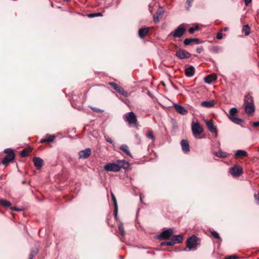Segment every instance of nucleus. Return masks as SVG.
Here are the masks:
<instances>
[{"mask_svg":"<svg viewBox=\"0 0 259 259\" xmlns=\"http://www.w3.org/2000/svg\"><path fill=\"white\" fill-rule=\"evenodd\" d=\"M129 167L128 162L125 160H117L116 162L108 163L105 165L104 168L107 171L118 172L121 168L127 169Z\"/></svg>","mask_w":259,"mask_h":259,"instance_id":"f257e3e1","label":"nucleus"},{"mask_svg":"<svg viewBox=\"0 0 259 259\" xmlns=\"http://www.w3.org/2000/svg\"><path fill=\"white\" fill-rule=\"evenodd\" d=\"M243 106L244 108V112L247 115H251L254 112L255 106L253 98L250 94H247L245 96Z\"/></svg>","mask_w":259,"mask_h":259,"instance_id":"f03ea898","label":"nucleus"},{"mask_svg":"<svg viewBox=\"0 0 259 259\" xmlns=\"http://www.w3.org/2000/svg\"><path fill=\"white\" fill-rule=\"evenodd\" d=\"M123 118L129 124H133L135 127H137L138 125V121L136 115L133 111L124 114L123 116Z\"/></svg>","mask_w":259,"mask_h":259,"instance_id":"7ed1b4c3","label":"nucleus"},{"mask_svg":"<svg viewBox=\"0 0 259 259\" xmlns=\"http://www.w3.org/2000/svg\"><path fill=\"white\" fill-rule=\"evenodd\" d=\"M4 152L7 154L1 163L4 165H7L15 158V155L11 148H7L4 150Z\"/></svg>","mask_w":259,"mask_h":259,"instance_id":"20e7f679","label":"nucleus"},{"mask_svg":"<svg viewBox=\"0 0 259 259\" xmlns=\"http://www.w3.org/2000/svg\"><path fill=\"white\" fill-rule=\"evenodd\" d=\"M191 130L193 135L196 139H201L203 138L200 134L203 132V129L198 122L192 123Z\"/></svg>","mask_w":259,"mask_h":259,"instance_id":"39448f33","label":"nucleus"},{"mask_svg":"<svg viewBox=\"0 0 259 259\" xmlns=\"http://www.w3.org/2000/svg\"><path fill=\"white\" fill-rule=\"evenodd\" d=\"M198 240V238L195 235H192L187 239V247L189 249V250L196 249V246L199 244Z\"/></svg>","mask_w":259,"mask_h":259,"instance_id":"423d86ee","label":"nucleus"},{"mask_svg":"<svg viewBox=\"0 0 259 259\" xmlns=\"http://www.w3.org/2000/svg\"><path fill=\"white\" fill-rule=\"evenodd\" d=\"M238 110L236 107H233L230 109L229 114L228 115L229 118L234 123L239 124L243 122V119L239 117H235Z\"/></svg>","mask_w":259,"mask_h":259,"instance_id":"0eeeda50","label":"nucleus"},{"mask_svg":"<svg viewBox=\"0 0 259 259\" xmlns=\"http://www.w3.org/2000/svg\"><path fill=\"white\" fill-rule=\"evenodd\" d=\"M174 233L173 229L169 228L162 231L160 234L157 236L159 240L168 239L170 238Z\"/></svg>","mask_w":259,"mask_h":259,"instance_id":"6e6552de","label":"nucleus"},{"mask_svg":"<svg viewBox=\"0 0 259 259\" xmlns=\"http://www.w3.org/2000/svg\"><path fill=\"white\" fill-rule=\"evenodd\" d=\"M183 26V24H181L176 28L175 31L171 32L169 35H171L174 37H181L186 32V29Z\"/></svg>","mask_w":259,"mask_h":259,"instance_id":"1a4fd4ad","label":"nucleus"},{"mask_svg":"<svg viewBox=\"0 0 259 259\" xmlns=\"http://www.w3.org/2000/svg\"><path fill=\"white\" fill-rule=\"evenodd\" d=\"M175 55L180 59H187L190 58L191 56L190 53L182 49H179L176 52Z\"/></svg>","mask_w":259,"mask_h":259,"instance_id":"9d476101","label":"nucleus"},{"mask_svg":"<svg viewBox=\"0 0 259 259\" xmlns=\"http://www.w3.org/2000/svg\"><path fill=\"white\" fill-rule=\"evenodd\" d=\"M231 174L234 177H238L242 173V168L241 166L235 165L230 169Z\"/></svg>","mask_w":259,"mask_h":259,"instance_id":"9b49d317","label":"nucleus"},{"mask_svg":"<svg viewBox=\"0 0 259 259\" xmlns=\"http://www.w3.org/2000/svg\"><path fill=\"white\" fill-rule=\"evenodd\" d=\"M208 130L212 133H215V136H217V131L216 126L214 125L212 120H206L205 121Z\"/></svg>","mask_w":259,"mask_h":259,"instance_id":"f8f14e48","label":"nucleus"},{"mask_svg":"<svg viewBox=\"0 0 259 259\" xmlns=\"http://www.w3.org/2000/svg\"><path fill=\"white\" fill-rule=\"evenodd\" d=\"M174 107L177 112L181 115H185L188 113V111L183 106L174 104Z\"/></svg>","mask_w":259,"mask_h":259,"instance_id":"ddd939ff","label":"nucleus"},{"mask_svg":"<svg viewBox=\"0 0 259 259\" xmlns=\"http://www.w3.org/2000/svg\"><path fill=\"white\" fill-rule=\"evenodd\" d=\"M91 153V150L90 148H87L85 150L79 152L78 155L79 158L86 159L88 158Z\"/></svg>","mask_w":259,"mask_h":259,"instance_id":"4468645a","label":"nucleus"},{"mask_svg":"<svg viewBox=\"0 0 259 259\" xmlns=\"http://www.w3.org/2000/svg\"><path fill=\"white\" fill-rule=\"evenodd\" d=\"M33 161L37 169H39L41 168L44 162L41 158L38 157H35L33 159Z\"/></svg>","mask_w":259,"mask_h":259,"instance_id":"2eb2a0df","label":"nucleus"},{"mask_svg":"<svg viewBox=\"0 0 259 259\" xmlns=\"http://www.w3.org/2000/svg\"><path fill=\"white\" fill-rule=\"evenodd\" d=\"M195 68L192 65H190L185 69V75L187 77H192L194 75Z\"/></svg>","mask_w":259,"mask_h":259,"instance_id":"dca6fc26","label":"nucleus"},{"mask_svg":"<svg viewBox=\"0 0 259 259\" xmlns=\"http://www.w3.org/2000/svg\"><path fill=\"white\" fill-rule=\"evenodd\" d=\"M56 138V136L53 135L47 134L45 136V138H42L40 140V143H45L47 142H52L54 141Z\"/></svg>","mask_w":259,"mask_h":259,"instance_id":"f3484780","label":"nucleus"},{"mask_svg":"<svg viewBox=\"0 0 259 259\" xmlns=\"http://www.w3.org/2000/svg\"><path fill=\"white\" fill-rule=\"evenodd\" d=\"M184 44L185 46L189 45L191 42H195L196 44H200L201 41L197 38H186L184 40Z\"/></svg>","mask_w":259,"mask_h":259,"instance_id":"a211bd4d","label":"nucleus"},{"mask_svg":"<svg viewBox=\"0 0 259 259\" xmlns=\"http://www.w3.org/2000/svg\"><path fill=\"white\" fill-rule=\"evenodd\" d=\"M181 144L184 152L187 153L190 151L189 145L187 140H182Z\"/></svg>","mask_w":259,"mask_h":259,"instance_id":"6ab92c4d","label":"nucleus"},{"mask_svg":"<svg viewBox=\"0 0 259 259\" xmlns=\"http://www.w3.org/2000/svg\"><path fill=\"white\" fill-rule=\"evenodd\" d=\"M164 14V11L162 9L158 10L155 15L154 16L153 21L155 23H157L159 21V18L161 17Z\"/></svg>","mask_w":259,"mask_h":259,"instance_id":"aec40b11","label":"nucleus"},{"mask_svg":"<svg viewBox=\"0 0 259 259\" xmlns=\"http://www.w3.org/2000/svg\"><path fill=\"white\" fill-rule=\"evenodd\" d=\"M149 30V27H145L140 29L138 31L140 37L143 38L144 37H145L148 33Z\"/></svg>","mask_w":259,"mask_h":259,"instance_id":"412c9836","label":"nucleus"},{"mask_svg":"<svg viewBox=\"0 0 259 259\" xmlns=\"http://www.w3.org/2000/svg\"><path fill=\"white\" fill-rule=\"evenodd\" d=\"M171 240L174 242V245L177 243H180L183 241V236L181 234L172 236Z\"/></svg>","mask_w":259,"mask_h":259,"instance_id":"4be33fe9","label":"nucleus"},{"mask_svg":"<svg viewBox=\"0 0 259 259\" xmlns=\"http://www.w3.org/2000/svg\"><path fill=\"white\" fill-rule=\"evenodd\" d=\"M216 79V77L215 75L214 74H210L205 77L204 81L205 82L210 84L213 81H214Z\"/></svg>","mask_w":259,"mask_h":259,"instance_id":"5701e85b","label":"nucleus"},{"mask_svg":"<svg viewBox=\"0 0 259 259\" xmlns=\"http://www.w3.org/2000/svg\"><path fill=\"white\" fill-rule=\"evenodd\" d=\"M213 154L215 155L217 157H220V158H226L228 157L229 155V154L223 152L222 150H219L218 152H213Z\"/></svg>","mask_w":259,"mask_h":259,"instance_id":"b1692460","label":"nucleus"},{"mask_svg":"<svg viewBox=\"0 0 259 259\" xmlns=\"http://www.w3.org/2000/svg\"><path fill=\"white\" fill-rule=\"evenodd\" d=\"M235 156L239 157H246L247 156V153L243 150H238L236 151Z\"/></svg>","mask_w":259,"mask_h":259,"instance_id":"393cba45","label":"nucleus"},{"mask_svg":"<svg viewBox=\"0 0 259 259\" xmlns=\"http://www.w3.org/2000/svg\"><path fill=\"white\" fill-rule=\"evenodd\" d=\"M214 100H211L210 101H203L201 102V105L203 107L206 108H210L214 106Z\"/></svg>","mask_w":259,"mask_h":259,"instance_id":"a878e982","label":"nucleus"},{"mask_svg":"<svg viewBox=\"0 0 259 259\" xmlns=\"http://www.w3.org/2000/svg\"><path fill=\"white\" fill-rule=\"evenodd\" d=\"M0 204L5 208H9L12 205L10 201L2 198L0 199Z\"/></svg>","mask_w":259,"mask_h":259,"instance_id":"bb28decb","label":"nucleus"},{"mask_svg":"<svg viewBox=\"0 0 259 259\" xmlns=\"http://www.w3.org/2000/svg\"><path fill=\"white\" fill-rule=\"evenodd\" d=\"M120 149L127 155L129 156L130 157H132L131 154L128 150V146L126 145H122L120 146Z\"/></svg>","mask_w":259,"mask_h":259,"instance_id":"cd10ccee","label":"nucleus"},{"mask_svg":"<svg viewBox=\"0 0 259 259\" xmlns=\"http://www.w3.org/2000/svg\"><path fill=\"white\" fill-rule=\"evenodd\" d=\"M118 93L121 94V95L124 96V97H127L128 95V93L125 91L123 89L120 87L119 86L118 87V88L116 90Z\"/></svg>","mask_w":259,"mask_h":259,"instance_id":"c85d7f7f","label":"nucleus"},{"mask_svg":"<svg viewBox=\"0 0 259 259\" xmlns=\"http://www.w3.org/2000/svg\"><path fill=\"white\" fill-rule=\"evenodd\" d=\"M111 197H112V200L113 201V203H114V208H115V213L116 214V212L118 211L117 202L115 195L112 193H111Z\"/></svg>","mask_w":259,"mask_h":259,"instance_id":"c756f323","label":"nucleus"},{"mask_svg":"<svg viewBox=\"0 0 259 259\" xmlns=\"http://www.w3.org/2000/svg\"><path fill=\"white\" fill-rule=\"evenodd\" d=\"M242 31L244 33L245 35L247 36L250 33V27L248 25H245L242 28Z\"/></svg>","mask_w":259,"mask_h":259,"instance_id":"7c9ffc66","label":"nucleus"},{"mask_svg":"<svg viewBox=\"0 0 259 259\" xmlns=\"http://www.w3.org/2000/svg\"><path fill=\"white\" fill-rule=\"evenodd\" d=\"M146 137L148 139L151 140L152 141L155 140V138L152 130H150L148 132V133L146 134Z\"/></svg>","mask_w":259,"mask_h":259,"instance_id":"2f4dec72","label":"nucleus"},{"mask_svg":"<svg viewBox=\"0 0 259 259\" xmlns=\"http://www.w3.org/2000/svg\"><path fill=\"white\" fill-rule=\"evenodd\" d=\"M118 229L119 232L121 233V235L122 237H124L125 235V231L123 227V225L122 223H120L118 225Z\"/></svg>","mask_w":259,"mask_h":259,"instance_id":"473e14b6","label":"nucleus"},{"mask_svg":"<svg viewBox=\"0 0 259 259\" xmlns=\"http://www.w3.org/2000/svg\"><path fill=\"white\" fill-rule=\"evenodd\" d=\"M31 151V150H27V149H24L20 153V156L22 157H26L28 155V153Z\"/></svg>","mask_w":259,"mask_h":259,"instance_id":"72a5a7b5","label":"nucleus"},{"mask_svg":"<svg viewBox=\"0 0 259 259\" xmlns=\"http://www.w3.org/2000/svg\"><path fill=\"white\" fill-rule=\"evenodd\" d=\"M104 138H105V140H106V141L107 142L109 143L112 145L114 146L115 143L114 142V141L109 136H108L106 135H104Z\"/></svg>","mask_w":259,"mask_h":259,"instance_id":"f704fd0d","label":"nucleus"},{"mask_svg":"<svg viewBox=\"0 0 259 259\" xmlns=\"http://www.w3.org/2000/svg\"><path fill=\"white\" fill-rule=\"evenodd\" d=\"M160 245L161 246H172V245H174V242H172L171 240H170V241H164V242H161L160 243Z\"/></svg>","mask_w":259,"mask_h":259,"instance_id":"c9c22d12","label":"nucleus"},{"mask_svg":"<svg viewBox=\"0 0 259 259\" xmlns=\"http://www.w3.org/2000/svg\"><path fill=\"white\" fill-rule=\"evenodd\" d=\"M102 14L101 13H90L88 15V17L90 18H94L98 16H102Z\"/></svg>","mask_w":259,"mask_h":259,"instance_id":"e433bc0d","label":"nucleus"},{"mask_svg":"<svg viewBox=\"0 0 259 259\" xmlns=\"http://www.w3.org/2000/svg\"><path fill=\"white\" fill-rule=\"evenodd\" d=\"M199 29V26L198 25L195 26V27H191L189 29V31L191 34H193L195 31L198 30Z\"/></svg>","mask_w":259,"mask_h":259,"instance_id":"4c0bfd02","label":"nucleus"},{"mask_svg":"<svg viewBox=\"0 0 259 259\" xmlns=\"http://www.w3.org/2000/svg\"><path fill=\"white\" fill-rule=\"evenodd\" d=\"M211 235L216 239H220V236L219 233L215 231H211Z\"/></svg>","mask_w":259,"mask_h":259,"instance_id":"58836bf2","label":"nucleus"},{"mask_svg":"<svg viewBox=\"0 0 259 259\" xmlns=\"http://www.w3.org/2000/svg\"><path fill=\"white\" fill-rule=\"evenodd\" d=\"M9 208H10L11 210L12 211H21L23 210L22 208H19L14 207V206H11L10 207H9Z\"/></svg>","mask_w":259,"mask_h":259,"instance_id":"ea45409f","label":"nucleus"},{"mask_svg":"<svg viewBox=\"0 0 259 259\" xmlns=\"http://www.w3.org/2000/svg\"><path fill=\"white\" fill-rule=\"evenodd\" d=\"M193 0H187V6L186 7V9L188 10H189V8L191 7V4Z\"/></svg>","mask_w":259,"mask_h":259,"instance_id":"a19ab883","label":"nucleus"},{"mask_svg":"<svg viewBox=\"0 0 259 259\" xmlns=\"http://www.w3.org/2000/svg\"><path fill=\"white\" fill-rule=\"evenodd\" d=\"M109 84L111 86H112L115 90H116V89L119 87L116 83H115V82H109Z\"/></svg>","mask_w":259,"mask_h":259,"instance_id":"79ce46f5","label":"nucleus"},{"mask_svg":"<svg viewBox=\"0 0 259 259\" xmlns=\"http://www.w3.org/2000/svg\"><path fill=\"white\" fill-rule=\"evenodd\" d=\"M38 253V250L37 249H32L30 251V253L29 254L31 255H33V256H35L37 254V253Z\"/></svg>","mask_w":259,"mask_h":259,"instance_id":"37998d69","label":"nucleus"},{"mask_svg":"<svg viewBox=\"0 0 259 259\" xmlns=\"http://www.w3.org/2000/svg\"><path fill=\"white\" fill-rule=\"evenodd\" d=\"M92 109L96 112H97V113H101V112H103V110L99 109V108H96V107H92Z\"/></svg>","mask_w":259,"mask_h":259,"instance_id":"c03bdc74","label":"nucleus"},{"mask_svg":"<svg viewBox=\"0 0 259 259\" xmlns=\"http://www.w3.org/2000/svg\"><path fill=\"white\" fill-rule=\"evenodd\" d=\"M223 34L222 32H219L217 34L216 37L217 39L220 40L223 38Z\"/></svg>","mask_w":259,"mask_h":259,"instance_id":"a18cd8bd","label":"nucleus"},{"mask_svg":"<svg viewBox=\"0 0 259 259\" xmlns=\"http://www.w3.org/2000/svg\"><path fill=\"white\" fill-rule=\"evenodd\" d=\"M254 197L256 202L259 204V193L254 194Z\"/></svg>","mask_w":259,"mask_h":259,"instance_id":"49530a36","label":"nucleus"},{"mask_svg":"<svg viewBox=\"0 0 259 259\" xmlns=\"http://www.w3.org/2000/svg\"><path fill=\"white\" fill-rule=\"evenodd\" d=\"M237 256L236 255H232L230 256H228L227 257L225 258V259H237Z\"/></svg>","mask_w":259,"mask_h":259,"instance_id":"de8ad7c7","label":"nucleus"},{"mask_svg":"<svg viewBox=\"0 0 259 259\" xmlns=\"http://www.w3.org/2000/svg\"><path fill=\"white\" fill-rule=\"evenodd\" d=\"M203 51V48L202 47H199L196 49V52L198 54L201 53Z\"/></svg>","mask_w":259,"mask_h":259,"instance_id":"09e8293b","label":"nucleus"},{"mask_svg":"<svg viewBox=\"0 0 259 259\" xmlns=\"http://www.w3.org/2000/svg\"><path fill=\"white\" fill-rule=\"evenodd\" d=\"M252 125L253 127H257V126L259 127V121L253 122H252Z\"/></svg>","mask_w":259,"mask_h":259,"instance_id":"8fccbe9b","label":"nucleus"},{"mask_svg":"<svg viewBox=\"0 0 259 259\" xmlns=\"http://www.w3.org/2000/svg\"><path fill=\"white\" fill-rule=\"evenodd\" d=\"M252 0H244V3L246 6H247L249 3L251 2Z\"/></svg>","mask_w":259,"mask_h":259,"instance_id":"3c124183","label":"nucleus"},{"mask_svg":"<svg viewBox=\"0 0 259 259\" xmlns=\"http://www.w3.org/2000/svg\"><path fill=\"white\" fill-rule=\"evenodd\" d=\"M147 253L150 254H151V255H154L155 254V252L154 251H148L147 252Z\"/></svg>","mask_w":259,"mask_h":259,"instance_id":"603ef678","label":"nucleus"},{"mask_svg":"<svg viewBox=\"0 0 259 259\" xmlns=\"http://www.w3.org/2000/svg\"><path fill=\"white\" fill-rule=\"evenodd\" d=\"M149 10L150 12H151L152 11L153 6L151 4H149Z\"/></svg>","mask_w":259,"mask_h":259,"instance_id":"864d4df0","label":"nucleus"},{"mask_svg":"<svg viewBox=\"0 0 259 259\" xmlns=\"http://www.w3.org/2000/svg\"><path fill=\"white\" fill-rule=\"evenodd\" d=\"M118 212V211H117ZM114 217L115 218V219H117V212H116V214L115 213V210H114Z\"/></svg>","mask_w":259,"mask_h":259,"instance_id":"5fc2aeb1","label":"nucleus"},{"mask_svg":"<svg viewBox=\"0 0 259 259\" xmlns=\"http://www.w3.org/2000/svg\"><path fill=\"white\" fill-rule=\"evenodd\" d=\"M34 257V256L33 255H31L30 254H29V259H33Z\"/></svg>","mask_w":259,"mask_h":259,"instance_id":"6e6d98bb","label":"nucleus"},{"mask_svg":"<svg viewBox=\"0 0 259 259\" xmlns=\"http://www.w3.org/2000/svg\"><path fill=\"white\" fill-rule=\"evenodd\" d=\"M227 30H228V28H227V27H225V28H224V30H225V31H227Z\"/></svg>","mask_w":259,"mask_h":259,"instance_id":"4d7b16f0","label":"nucleus"},{"mask_svg":"<svg viewBox=\"0 0 259 259\" xmlns=\"http://www.w3.org/2000/svg\"><path fill=\"white\" fill-rule=\"evenodd\" d=\"M248 129L249 131H252V130H251V128H249V127H248Z\"/></svg>","mask_w":259,"mask_h":259,"instance_id":"13d9d810","label":"nucleus"},{"mask_svg":"<svg viewBox=\"0 0 259 259\" xmlns=\"http://www.w3.org/2000/svg\"><path fill=\"white\" fill-rule=\"evenodd\" d=\"M140 200L142 202V197H141V196L140 195Z\"/></svg>","mask_w":259,"mask_h":259,"instance_id":"bf43d9fd","label":"nucleus"},{"mask_svg":"<svg viewBox=\"0 0 259 259\" xmlns=\"http://www.w3.org/2000/svg\"><path fill=\"white\" fill-rule=\"evenodd\" d=\"M183 251H187V249L186 248L183 249Z\"/></svg>","mask_w":259,"mask_h":259,"instance_id":"052dcab7","label":"nucleus"}]
</instances>
